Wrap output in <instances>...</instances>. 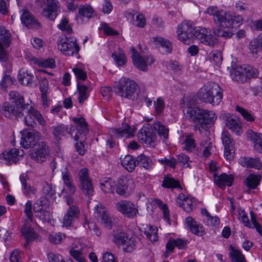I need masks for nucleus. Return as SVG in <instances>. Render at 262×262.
<instances>
[{
  "mask_svg": "<svg viewBox=\"0 0 262 262\" xmlns=\"http://www.w3.org/2000/svg\"><path fill=\"white\" fill-rule=\"evenodd\" d=\"M11 34L3 26H0V40L6 47L9 46L11 42Z\"/></svg>",
  "mask_w": 262,
  "mask_h": 262,
  "instance_id": "47",
  "label": "nucleus"
},
{
  "mask_svg": "<svg viewBox=\"0 0 262 262\" xmlns=\"http://www.w3.org/2000/svg\"><path fill=\"white\" fill-rule=\"evenodd\" d=\"M12 83L13 81L11 77L9 75H5L1 81L0 85L4 90H6V89Z\"/></svg>",
  "mask_w": 262,
  "mask_h": 262,
  "instance_id": "62",
  "label": "nucleus"
},
{
  "mask_svg": "<svg viewBox=\"0 0 262 262\" xmlns=\"http://www.w3.org/2000/svg\"><path fill=\"white\" fill-rule=\"evenodd\" d=\"M229 256L231 262H247L246 258L241 250L237 249L231 245L229 247Z\"/></svg>",
  "mask_w": 262,
  "mask_h": 262,
  "instance_id": "35",
  "label": "nucleus"
},
{
  "mask_svg": "<svg viewBox=\"0 0 262 262\" xmlns=\"http://www.w3.org/2000/svg\"><path fill=\"white\" fill-rule=\"evenodd\" d=\"M218 17L215 19V24L220 27L225 28H232L231 15L222 11L220 14H218Z\"/></svg>",
  "mask_w": 262,
  "mask_h": 262,
  "instance_id": "26",
  "label": "nucleus"
},
{
  "mask_svg": "<svg viewBox=\"0 0 262 262\" xmlns=\"http://www.w3.org/2000/svg\"><path fill=\"white\" fill-rule=\"evenodd\" d=\"M137 84L135 81L125 78H121L115 88L116 93L119 96L128 99L136 97Z\"/></svg>",
  "mask_w": 262,
  "mask_h": 262,
  "instance_id": "6",
  "label": "nucleus"
},
{
  "mask_svg": "<svg viewBox=\"0 0 262 262\" xmlns=\"http://www.w3.org/2000/svg\"><path fill=\"white\" fill-rule=\"evenodd\" d=\"M185 222L193 234L198 236H202L205 234V229L203 226L195 221L192 217L190 216L186 217Z\"/></svg>",
  "mask_w": 262,
  "mask_h": 262,
  "instance_id": "24",
  "label": "nucleus"
},
{
  "mask_svg": "<svg viewBox=\"0 0 262 262\" xmlns=\"http://www.w3.org/2000/svg\"><path fill=\"white\" fill-rule=\"evenodd\" d=\"M148 230L144 231V234L146 235L147 237L151 242L157 241V231L158 229L156 227L151 225H148Z\"/></svg>",
  "mask_w": 262,
  "mask_h": 262,
  "instance_id": "51",
  "label": "nucleus"
},
{
  "mask_svg": "<svg viewBox=\"0 0 262 262\" xmlns=\"http://www.w3.org/2000/svg\"><path fill=\"white\" fill-rule=\"evenodd\" d=\"M152 41L156 45H160L166 49V53H171L172 52V45L170 42L167 39L160 36L152 38Z\"/></svg>",
  "mask_w": 262,
  "mask_h": 262,
  "instance_id": "41",
  "label": "nucleus"
},
{
  "mask_svg": "<svg viewBox=\"0 0 262 262\" xmlns=\"http://www.w3.org/2000/svg\"><path fill=\"white\" fill-rule=\"evenodd\" d=\"M116 209L121 212L125 217L133 219L138 213L137 206L130 201L121 200L116 204Z\"/></svg>",
  "mask_w": 262,
  "mask_h": 262,
  "instance_id": "11",
  "label": "nucleus"
},
{
  "mask_svg": "<svg viewBox=\"0 0 262 262\" xmlns=\"http://www.w3.org/2000/svg\"><path fill=\"white\" fill-rule=\"evenodd\" d=\"M236 110L239 112L242 116L248 121H253L254 120V117L246 110L239 106H236Z\"/></svg>",
  "mask_w": 262,
  "mask_h": 262,
  "instance_id": "59",
  "label": "nucleus"
},
{
  "mask_svg": "<svg viewBox=\"0 0 262 262\" xmlns=\"http://www.w3.org/2000/svg\"><path fill=\"white\" fill-rule=\"evenodd\" d=\"M154 128L158 135L164 139H166L168 137V129L160 122L154 124Z\"/></svg>",
  "mask_w": 262,
  "mask_h": 262,
  "instance_id": "48",
  "label": "nucleus"
},
{
  "mask_svg": "<svg viewBox=\"0 0 262 262\" xmlns=\"http://www.w3.org/2000/svg\"><path fill=\"white\" fill-rule=\"evenodd\" d=\"M65 237L66 235L60 232L52 233L49 236V240L52 244H59L61 243Z\"/></svg>",
  "mask_w": 262,
  "mask_h": 262,
  "instance_id": "55",
  "label": "nucleus"
},
{
  "mask_svg": "<svg viewBox=\"0 0 262 262\" xmlns=\"http://www.w3.org/2000/svg\"><path fill=\"white\" fill-rule=\"evenodd\" d=\"M183 144V148L187 151H191L195 147V140L191 135L186 136Z\"/></svg>",
  "mask_w": 262,
  "mask_h": 262,
  "instance_id": "56",
  "label": "nucleus"
},
{
  "mask_svg": "<svg viewBox=\"0 0 262 262\" xmlns=\"http://www.w3.org/2000/svg\"><path fill=\"white\" fill-rule=\"evenodd\" d=\"M48 259L49 262H64L62 256L54 253H50L48 254Z\"/></svg>",
  "mask_w": 262,
  "mask_h": 262,
  "instance_id": "64",
  "label": "nucleus"
},
{
  "mask_svg": "<svg viewBox=\"0 0 262 262\" xmlns=\"http://www.w3.org/2000/svg\"><path fill=\"white\" fill-rule=\"evenodd\" d=\"M77 91L79 95L78 101L79 103L82 104L85 100H86L89 96V93L90 89L83 84H80L79 82L77 84Z\"/></svg>",
  "mask_w": 262,
  "mask_h": 262,
  "instance_id": "39",
  "label": "nucleus"
},
{
  "mask_svg": "<svg viewBox=\"0 0 262 262\" xmlns=\"http://www.w3.org/2000/svg\"><path fill=\"white\" fill-rule=\"evenodd\" d=\"M52 134L54 139L59 141L62 137L66 136L68 134H70L68 127L62 124L52 126Z\"/></svg>",
  "mask_w": 262,
  "mask_h": 262,
  "instance_id": "30",
  "label": "nucleus"
},
{
  "mask_svg": "<svg viewBox=\"0 0 262 262\" xmlns=\"http://www.w3.org/2000/svg\"><path fill=\"white\" fill-rule=\"evenodd\" d=\"M195 201L194 198L180 193L177 198L176 203L178 206L183 208L184 210L189 212L193 210Z\"/></svg>",
  "mask_w": 262,
  "mask_h": 262,
  "instance_id": "18",
  "label": "nucleus"
},
{
  "mask_svg": "<svg viewBox=\"0 0 262 262\" xmlns=\"http://www.w3.org/2000/svg\"><path fill=\"white\" fill-rule=\"evenodd\" d=\"M222 139L224 147L231 146L233 147L234 142L233 140L230 137L229 133L227 130H224L222 134Z\"/></svg>",
  "mask_w": 262,
  "mask_h": 262,
  "instance_id": "54",
  "label": "nucleus"
},
{
  "mask_svg": "<svg viewBox=\"0 0 262 262\" xmlns=\"http://www.w3.org/2000/svg\"><path fill=\"white\" fill-rule=\"evenodd\" d=\"M57 48L64 55L68 56L77 55L79 51V47L74 37L66 36L64 38H60L57 42Z\"/></svg>",
  "mask_w": 262,
  "mask_h": 262,
  "instance_id": "7",
  "label": "nucleus"
},
{
  "mask_svg": "<svg viewBox=\"0 0 262 262\" xmlns=\"http://www.w3.org/2000/svg\"><path fill=\"white\" fill-rule=\"evenodd\" d=\"M24 154L23 149H12L8 151H4L2 156L4 160L6 161L7 164H11L12 163H16L20 157Z\"/></svg>",
  "mask_w": 262,
  "mask_h": 262,
  "instance_id": "20",
  "label": "nucleus"
},
{
  "mask_svg": "<svg viewBox=\"0 0 262 262\" xmlns=\"http://www.w3.org/2000/svg\"><path fill=\"white\" fill-rule=\"evenodd\" d=\"M34 79V76L28 71L23 70L19 71L18 75V79L19 82L25 85H28L32 83Z\"/></svg>",
  "mask_w": 262,
  "mask_h": 262,
  "instance_id": "42",
  "label": "nucleus"
},
{
  "mask_svg": "<svg viewBox=\"0 0 262 262\" xmlns=\"http://www.w3.org/2000/svg\"><path fill=\"white\" fill-rule=\"evenodd\" d=\"M183 113L185 118L194 123V129L200 132L208 125L213 124L216 119V116L212 111L197 106H188L184 109Z\"/></svg>",
  "mask_w": 262,
  "mask_h": 262,
  "instance_id": "1",
  "label": "nucleus"
},
{
  "mask_svg": "<svg viewBox=\"0 0 262 262\" xmlns=\"http://www.w3.org/2000/svg\"><path fill=\"white\" fill-rule=\"evenodd\" d=\"M198 98L205 103L218 105L223 98V93L217 84L207 83L199 90Z\"/></svg>",
  "mask_w": 262,
  "mask_h": 262,
  "instance_id": "2",
  "label": "nucleus"
},
{
  "mask_svg": "<svg viewBox=\"0 0 262 262\" xmlns=\"http://www.w3.org/2000/svg\"><path fill=\"white\" fill-rule=\"evenodd\" d=\"M127 188V181L126 179H119L118 185L116 188L117 193L121 195H124L126 193Z\"/></svg>",
  "mask_w": 262,
  "mask_h": 262,
  "instance_id": "50",
  "label": "nucleus"
},
{
  "mask_svg": "<svg viewBox=\"0 0 262 262\" xmlns=\"http://www.w3.org/2000/svg\"><path fill=\"white\" fill-rule=\"evenodd\" d=\"M211 61L216 66H219L222 61V54L221 51L215 50L210 53Z\"/></svg>",
  "mask_w": 262,
  "mask_h": 262,
  "instance_id": "53",
  "label": "nucleus"
},
{
  "mask_svg": "<svg viewBox=\"0 0 262 262\" xmlns=\"http://www.w3.org/2000/svg\"><path fill=\"white\" fill-rule=\"evenodd\" d=\"M49 154V147L44 142H40L30 150L29 156L33 160L42 163L45 162Z\"/></svg>",
  "mask_w": 262,
  "mask_h": 262,
  "instance_id": "10",
  "label": "nucleus"
},
{
  "mask_svg": "<svg viewBox=\"0 0 262 262\" xmlns=\"http://www.w3.org/2000/svg\"><path fill=\"white\" fill-rule=\"evenodd\" d=\"M58 27L60 30L66 31L69 34H71L73 31L71 27L68 25V20L66 18H63L61 19Z\"/></svg>",
  "mask_w": 262,
  "mask_h": 262,
  "instance_id": "61",
  "label": "nucleus"
},
{
  "mask_svg": "<svg viewBox=\"0 0 262 262\" xmlns=\"http://www.w3.org/2000/svg\"><path fill=\"white\" fill-rule=\"evenodd\" d=\"M22 24L28 28H32L38 24L37 19L26 9H22L20 17Z\"/></svg>",
  "mask_w": 262,
  "mask_h": 262,
  "instance_id": "25",
  "label": "nucleus"
},
{
  "mask_svg": "<svg viewBox=\"0 0 262 262\" xmlns=\"http://www.w3.org/2000/svg\"><path fill=\"white\" fill-rule=\"evenodd\" d=\"M154 202H155L156 204H157L162 210L164 220L166 221L169 225H170V222L169 217V211L167 205L164 204L162 201L159 199H155L154 200Z\"/></svg>",
  "mask_w": 262,
  "mask_h": 262,
  "instance_id": "49",
  "label": "nucleus"
},
{
  "mask_svg": "<svg viewBox=\"0 0 262 262\" xmlns=\"http://www.w3.org/2000/svg\"><path fill=\"white\" fill-rule=\"evenodd\" d=\"M36 217L43 222H50L51 220L50 213L46 210H42L39 212H36Z\"/></svg>",
  "mask_w": 262,
  "mask_h": 262,
  "instance_id": "58",
  "label": "nucleus"
},
{
  "mask_svg": "<svg viewBox=\"0 0 262 262\" xmlns=\"http://www.w3.org/2000/svg\"><path fill=\"white\" fill-rule=\"evenodd\" d=\"M101 189L105 193H113L115 190V182L111 178H106L100 182Z\"/></svg>",
  "mask_w": 262,
  "mask_h": 262,
  "instance_id": "40",
  "label": "nucleus"
},
{
  "mask_svg": "<svg viewBox=\"0 0 262 262\" xmlns=\"http://www.w3.org/2000/svg\"><path fill=\"white\" fill-rule=\"evenodd\" d=\"M120 159L121 165L126 170L131 172L134 170L137 165V161L136 160H134L132 156L128 155Z\"/></svg>",
  "mask_w": 262,
  "mask_h": 262,
  "instance_id": "38",
  "label": "nucleus"
},
{
  "mask_svg": "<svg viewBox=\"0 0 262 262\" xmlns=\"http://www.w3.org/2000/svg\"><path fill=\"white\" fill-rule=\"evenodd\" d=\"M73 71L75 75L78 80H85L87 77V74L85 72L79 68H74Z\"/></svg>",
  "mask_w": 262,
  "mask_h": 262,
  "instance_id": "63",
  "label": "nucleus"
},
{
  "mask_svg": "<svg viewBox=\"0 0 262 262\" xmlns=\"http://www.w3.org/2000/svg\"><path fill=\"white\" fill-rule=\"evenodd\" d=\"M78 12L79 16L78 19L82 20L83 18L89 19L95 15L94 10L90 5L80 6L79 8Z\"/></svg>",
  "mask_w": 262,
  "mask_h": 262,
  "instance_id": "37",
  "label": "nucleus"
},
{
  "mask_svg": "<svg viewBox=\"0 0 262 262\" xmlns=\"http://www.w3.org/2000/svg\"><path fill=\"white\" fill-rule=\"evenodd\" d=\"M239 164L247 168H254L259 169L262 167V163L258 158L241 157L239 160Z\"/></svg>",
  "mask_w": 262,
  "mask_h": 262,
  "instance_id": "27",
  "label": "nucleus"
},
{
  "mask_svg": "<svg viewBox=\"0 0 262 262\" xmlns=\"http://www.w3.org/2000/svg\"><path fill=\"white\" fill-rule=\"evenodd\" d=\"M73 121L76 124V129L77 130V134L74 137L75 141H79L75 144V146L77 151L80 155H83L86 149L83 144L85 140V136L89 133L88 128V124L85 120L83 117L79 118H73Z\"/></svg>",
  "mask_w": 262,
  "mask_h": 262,
  "instance_id": "4",
  "label": "nucleus"
},
{
  "mask_svg": "<svg viewBox=\"0 0 262 262\" xmlns=\"http://www.w3.org/2000/svg\"><path fill=\"white\" fill-rule=\"evenodd\" d=\"M162 186L170 189L181 187L179 182L169 175L164 177Z\"/></svg>",
  "mask_w": 262,
  "mask_h": 262,
  "instance_id": "43",
  "label": "nucleus"
},
{
  "mask_svg": "<svg viewBox=\"0 0 262 262\" xmlns=\"http://www.w3.org/2000/svg\"><path fill=\"white\" fill-rule=\"evenodd\" d=\"M249 48L252 54H256L258 50L262 51V35L252 39L249 45Z\"/></svg>",
  "mask_w": 262,
  "mask_h": 262,
  "instance_id": "45",
  "label": "nucleus"
},
{
  "mask_svg": "<svg viewBox=\"0 0 262 262\" xmlns=\"http://www.w3.org/2000/svg\"><path fill=\"white\" fill-rule=\"evenodd\" d=\"M0 112L4 116L10 119L15 117L19 119L24 116L23 112L17 109L9 102H5L0 105Z\"/></svg>",
  "mask_w": 262,
  "mask_h": 262,
  "instance_id": "16",
  "label": "nucleus"
},
{
  "mask_svg": "<svg viewBox=\"0 0 262 262\" xmlns=\"http://www.w3.org/2000/svg\"><path fill=\"white\" fill-rule=\"evenodd\" d=\"M19 179L22 185V190L26 195H31L34 194L36 192V189L28 185L27 181L29 180L28 176L26 174H22L19 177Z\"/></svg>",
  "mask_w": 262,
  "mask_h": 262,
  "instance_id": "32",
  "label": "nucleus"
},
{
  "mask_svg": "<svg viewBox=\"0 0 262 262\" xmlns=\"http://www.w3.org/2000/svg\"><path fill=\"white\" fill-rule=\"evenodd\" d=\"M132 59L134 66L139 70L147 71V67L151 66L155 60L151 56H142L134 47H131Z\"/></svg>",
  "mask_w": 262,
  "mask_h": 262,
  "instance_id": "9",
  "label": "nucleus"
},
{
  "mask_svg": "<svg viewBox=\"0 0 262 262\" xmlns=\"http://www.w3.org/2000/svg\"><path fill=\"white\" fill-rule=\"evenodd\" d=\"M42 191L47 198H52L55 194V190L52 188V185L48 183L44 185Z\"/></svg>",
  "mask_w": 262,
  "mask_h": 262,
  "instance_id": "60",
  "label": "nucleus"
},
{
  "mask_svg": "<svg viewBox=\"0 0 262 262\" xmlns=\"http://www.w3.org/2000/svg\"><path fill=\"white\" fill-rule=\"evenodd\" d=\"M21 112H24V120L26 126L34 127L36 125L35 120L42 126L46 125V121L40 112L30 105L24 106Z\"/></svg>",
  "mask_w": 262,
  "mask_h": 262,
  "instance_id": "5",
  "label": "nucleus"
},
{
  "mask_svg": "<svg viewBox=\"0 0 262 262\" xmlns=\"http://www.w3.org/2000/svg\"><path fill=\"white\" fill-rule=\"evenodd\" d=\"M95 213L97 220L106 228H111L112 226L111 217L106 209L100 202L94 201Z\"/></svg>",
  "mask_w": 262,
  "mask_h": 262,
  "instance_id": "14",
  "label": "nucleus"
},
{
  "mask_svg": "<svg viewBox=\"0 0 262 262\" xmlns=\"http://www.w3.org/2000/svg\"><path fill=\"white\" fill-rule=\"evenodd\" d=\"M42 104L45 107L48 106V94L49 93V81L46 78L41 79L39 83Z\"/></svg>",
  "mask_w": 262,
  "mask_h": 262,
  "instance_id": "28",
  "label": "nucleus"
},
{
  "mask_svg": "<svg viewBox=\"0 0 262 262\" xmlns=\"http://www.w3.org/2000/svg\"><path fill=\"white\" fill-rule=\"evenodd\" d=\"M76 247V246H74L70 249L69 251L70 255L78 262H86L83 248L78 250L75 249Z\"/></svg>",
  "mask_w": 262,
  "mask_h": 262,
  "instance_id": "44",
  "label": "nucleus"
},
{
  "mask_svg": "<svg viewBox=\"0 0 262 262\" xmlns=\"http://www.w3.org/2000/svg\"><path fill=\"white\" fill-rule=\"evenodd\" d=\"M40 134L36 130L27 132L24 130L21 134L20 144L25 148H29L32 146H35L36 142L40 139Z\"/></svg>",
  "mask_w": 262,
  "mask_h": 262,
  "instance_id": "15",
  "label": "nucleus"
},
{
  "mask_svg": "<svg viewBox=\"0 0 262 262\" xmlns=\"http://www.w3.org/2000/svg\"><path fill=\"white\" fill-rule=\"evenodd\" d=\"M128 235L121 229L114 230L112 233V240L117 246H120L127 240Z\"/></svg>",
  "mask_w": 262,
  "mask_h": 262,
  "instance_id": "33",
  "label": "nucleus"
},
{
  "mask_svg": "<svg viewBox=\"0 0 262 262\" xmlns=\"http://www.w3.org/2000/svg\"><path fill=\"white\" fill-rule=\"evenodd\" d=\"M80 186L82 192L89 198L93 195L94 189L86 168L81 169L78 173Z\"/></svg>",
  "mask_w": 262,
  "mask_h": 262,
  "instance_id": "12",
  "label": "nucleus"
},
{
  "mask_svg": "<svg viewBox=\"0 0 262 262\" xmlns=\"http://www.w3.org/2000/svg\"><path fill=\"white\" fill-rule=\"evenodd\" d=\"M10 100L15 105L17 109L21 111L25 105H29L28 103H25L24 98L23 96L15 91H11L9 93Z\"/></svg>",
  "mask_w": 262,
  "mask_h": 262,
  "instance_id": "29",
  "label": "nucleus"
},
{
  "mask_svg": "<svg viewBox=\"0 0 262 262\" xmlns=\"http://www.w3.org/2000/svg\"><path fill=\"white\" fill-rule=\"evenodd\" d=\"M226 124L227 127L237 135H240L242 133L241 123L239 119L234 115L227 117Z\"/></svg>",
  "mask_w": 262,
  "mask_h": 262,
  "instance_id": "21",
  "label": "nucleus"
},
{
  "mask_svg": "<svg viewBox=\"0 0 262 262\" xmlns=\"http://www.w3.org/2000/svg\"><path fill=\"white\" fill-rule=\"evenodd\" d=\"M135 132V128L126 123H123L121 127L114 128L113 130L114 135L117 137H130L134 136Z\"/></svg>",
  "mask_w": 262,
  "mask_h": 262,
  "instance_id": "22",
  "label": "nucleus"
},
{
  "mask_svg": "<svg viewBox=\"0 0 262 262\" xmlns=\"http://www.w3.org/2000/svg\"><path fill=\"white\" fill-rule=\"evenodd\" d=\"M124 243L121 246H123V250L126 252H131L135 249V240L133 238L128 236L127 239L125 240Z\"/></svg>",
  "mask_w": 262,
  "mask_h": 262,
  "instance_id": "57",
  "label": "nucleus"
},
{
  "mask_svg": "<svg viewBox=\"0 0 262 262\" xmlns=\"http://www.w3.org/2000/svg\"><path fill=\"white\" fill-rule=\"evenodd\" d=\"M40 5L46 7L42 10V15L54 20L58 15V3L55 0H38Z\"/></svg>",
  "mask_w": 262,
  "mask_h": 262,
  "instance_id": "13",
  "label": "nucleus"
},
{
  "mask_svg": "<svg viewBox=\"0 0 262 262\" xmlns=\"http://www.w3.org/2000/svg\"><path fill=\"white\" fill-rule=\"evenodd\" d=\"M233 181V177L226 173H222L219 176L214 177V181L216 184L222 189H224L226 186H231Z\"/></svg>",
  "mask_w": 262,
  "mask_h": 262,
  "instance_id": "31",
  "label": "nucleus"
},
{
  "mask_svg": "<svg viewBox=\"0 0 262 262\" xmlns=\"http://www.w3.org/2000/svg\"><path fill=\"white\" fill-rule=\"evenodd\" d=\"M248 138L253 142L254 149L262 153V134L252 132L249 134Z\"/></svg>",
  "mask_w": 262,
  "mask_h": 262,
  "instance_id": "36",
  "label": "nucleus"
},
{
  "mask_svg": "<svg viewBox=\"0 0 262 262\" xmlns=\"http://www.w3.org/2000/svg\"><path fill=\"white\" fill-rule=\"evenodd\" d=\"M137 165L143 167L146 170H150L154 165V162L152 160L144 154H141L138 156L136 159Z\"/></svg>",
  "mask_w": 262,
  "mask_h": 262,
  "instance_id": "34",
  "label": "nucleus"
},
{
  "mask_svg": "<svg viewBox=\"0 0 262 262\" xmlns=\"http://www.w3.org/2000/svg\"><path fill=\"white\" fill-rule=\"evenodd\" d=\"M199 29H195L187 22H183L178 26L177 35L178 38L185 44H190L194 38H196L195 33Z\"/></svg>",
  "mask_w": 262,
  "mask_h": 262,
  "instance_id": "8",
  "label": "nucleus"
},
{
  "mask_svg": "<svg viewBox=\"0 0 262 262\" xmlns=\"http://www.w3.org/2000/svg\"><path fill=\"white\" fill-rule=\"evenodd\" d=\"M21 232L26 240L24 246L27 247L30 242L36 239L38 237V234L35 233L34 229L31 227L28 223H25L21 228Z\"/></svg>",
  "mask_w": 262,
  "mask_h": 262,
  "instance_id": "23",
  "label": "nucleus"
},
{
  "mask_svg": "<svg viewBox=\"0 0 262 262\" xmlns=\"http://www.w3.org/2000/svg\"><path fill=\"white\" fill-rule=\"evenodd\" d=\"M260 178L259 175L250 174L247 178L245 184L249 188L254 189L259 185Z\"/></svg>",
  "mask_w": 262,
  "mask_h": 262,
  "instance_id": "46",
  "label": "nucleus"
},
{
  "mask_svg": "<svg viewBox=\"0 0 262 262\" xmlns=\"http://www.w3.org/2000/svg\"><path fill=\"white\" fill-rule=\"evenodd\" d=\"M196 38L205 45L214 47L217 44V38L205 28H201L195 33Z\"/></svg>",
  "mask_w": 262,
  "mask_h": 262,
  "instance_id": "17",
  "label": "nucleus"
},
{
  "mask_svg": "<svg viewBox=\"0 0 262 262\" xmlns=\"http://www.w3.org/2000/svg\"><path fill=\"white\" fill-rule=\"evenodd\" d=\"M154 104L156 115L159 116L162 114L165 107L164 99L161 97H159L157 99L156 101H154Z\"/></svg>",
  "mask_w": 262,
  "mask_h": 262,
  "instance_id": "52",
  "label": "nucleus"
},
{
  "mask_svg": "<svg viewBox=\"0 0 262 262\" xmlns=\"http://www.w3.org/2000/svg\"><path fill=\"white\" fill-rule=\"evenodd\" d=\"M139 141L146 146H154L155 136L151 130L141 129L138 133Z\"/></svg>",
  "mask_w": 262,
  "mask_h": 262,
  "instance_id": "19",
  "label": "nucleus"
},
{
  "mask_svg": "<svg viewBox=\"0 0 262 262\" xmlns=\"http://www.w3.org/2000/svg\"><path fill=\"white\" fill-rule=\"evenodd\" d=\"M258 72L254 67L250 65L236 66L232 62L230 75L232 79L238 83H245L250 78L256 77Z\"/></svg>",
  "mask_w": 262,
  "mask_h": 262,
  "instance_id": "3",
  "label": "nucleus"
}]
</instances>
